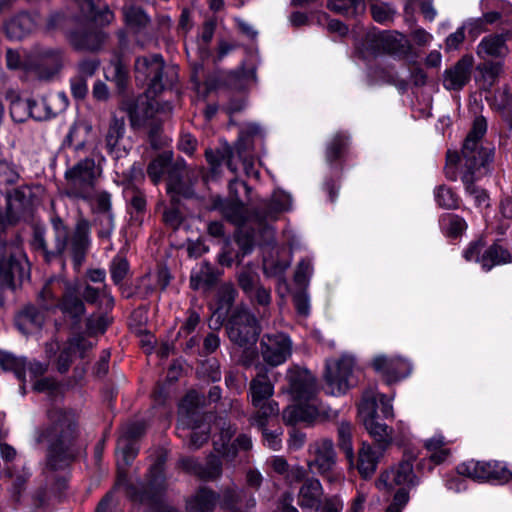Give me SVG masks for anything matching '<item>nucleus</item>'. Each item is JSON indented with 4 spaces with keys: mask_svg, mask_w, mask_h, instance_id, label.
<instances>
[{
    "mask_svg": "<svg viewBox=\"0 0 512 512\" xmlns=\"http://www.w3.org/2000/svg\"><path fill=\"white\" fill-rule=\"evenodd\" d=\"M258 372L249 385V398L257 411L256 419L259 425L265 424V419L277 415L278 404L271 401L274 393V383L268 377V369L264 366H257Z\"/></svg>",
    "mask_w": 512,
    "mask_h": 512,
    "instance_id": "obj_9",
    "label": "nucleus"
},
{
    "mask_svg": "<svg viewBox=\"0 0 512 512\" xmlns=\"http://www.w3.org/2000/svg\"><path fill=\"white\" fill-rule=\"evenodd\" d=\"M370 10L373 19L378 23L390 21L395 14V9L385 3H372Z\"/></svg>",
    "mask_w": 512,
    "mask_h": 512,
    "instance_id": "obj_54",
    "label": "nucleus"
},
{
    "mask_svg": "<svg viewBox=\"0 0 512 512\" xmlns=\"http://www.w3.org/2000/svg\"><path fill=\"white\" fill-rule=\"evenodd\" d=\"M24 256L14 244L0 243V285L12 287L14 279L24 275Z\"/></svg>",
    "mask_w": 512,
    "mask_h": 512,
    "instance_id": "obj_14",
    "label": "nucleus"
},
{
    "mask_svg": "<svg viewBox=\"0 0 512 512\" xmlns=\"http://www.w3.org/2000/svg\"><path fill=\"white\" fill-rule=\"evenodd\" d=\"M359 412L369 435L385 450L392 443L393 429L378 420L377 399L373 395L364 394Z\"/></svg>",
    "mask_w": 512,
    "mask_h": 512,
    "instance_id": "obj_10",
    "label": "nucleus"
},
{
    "mask_svg": "<svg viewBox=\"0 0 512 512\" xmlns=\"http://www.w3.org/2000/svg\"><path fill=\"white\" fill-rule=\"evenodd\" d=\"M135 77L148 85L147 94L156 96L177 82L178 72L175 66H166L161 55L153 54L136 59Z\"/></svg>",
    "mask_w": 512,
    "mask_h": 512,
    "instance_id": "obj_5",
    "label": "nucleus"
},
{
    "mask_svg": "<svg viewBox=\"0 0 512 512\" xmlns=\"http://www.w3.org/2000/svg\"><path fill=\"white\" fill-rule=\"evenodd\" d=\"M111 76L107 75L106 78L116 84L119 91H123L127 84L128 72L125 66L120 62H116L112 66V71H109Z\"/></svg>",
    "mask_w": 512,
    "mask_h": 512,
    "instance_id": "obj_55",
    "label": "nucleus"
},
{
    "mask_svg": "<svg viewBox=\"0 0 512 512\" xmlns=\"http://www.w3.org/2000/svg\"><path fill=\"white\" fill-rule=\"evenodd\" d=\"M285 379L288 386L283 391L289 393L299 403L283 411V420L286 423L314 421L318 418L331 419L337 416L336 411L316 403V379L307 369L292 366L287 370Z\"/></svg>",
    "mask_w": 512,
    "mask_h": 512,
    "instance_id": "obj_1",
    "label": "nucleus"
},
{
    "mask_svg": "<svg viewBox=\"0 0 512 512\" xmlns=\"http://www.w3.org/2000/svg\"><path fill=\"white\" fill-rule=\"evenodd\" d=\"M171 161L169 153H163L156 157L148 166L147 174L151 180L157 184L162 179L168 164Z\"/></svg>",
    "mask_w": 512,
    "mask_h": 512,
    "instance_id": "obj_45",
    "label": "nucleus"
},
{
    "mask_svg": "<svg viewBox=\"0 0 512 512\" xmlns=\"http://www.w3.org/2000/svg\"><path fill=\"white\" fill-rule=\"evenodd\" d=\"M20 174L16 167L6 161H0V192L8 185L16 184Z\"/></svg>",
    "mask_w": 512,
    "mask_h": 512,
    "instance_id": "obj_47",
    "label": "nucleus"
},
{
    "mask_svg": "<svg viewBox=\"0 0 512 512\" xmlns=\"http://www.w3.org/2000/svg\"><path fill=\"white\" fill-rule=\"evenodd\" d=\"M371 365L388 384L398 382L411 373L410 363L400 357L378 355L373 358Z\"/></svg>",
    "mask_w": 512,
    "mask_h": 512,
    "instance_id": "obj_18",
    "label": "nucleus"
},
{
    "mask_svg": "<svg viewBox=\"0 0 512 512\" xmlns=\"http://www.w3.org/2000/svg\"><path fill=\"white\" fill-rule=\"evenodd\" d=\"M6 193L7 209L12 216H20L30 207L32 191L28 186H20Z\"/></svg>",
    "mask_w": 512,
    "mask_h": 512,
    "instance_id": "obj_32",
    "label": "nucleus"
},
{
    "mask_svg": "<svg viewBox=\"0 0 512 512\" xmlns=\"http://www.w3.org/2000/svg\"><path fill=\"white\" fill-rule=\"evenodd\" d=\"M512 262V256L509 251L500 245L494 244L484 248L481 256L480 265L485 270H490L496 265Z\"/></svg>",
    "mask_w": 512,
    "mask_h": 512,
    "instance_id": "obj_37",
    "label": "nucleus"
},
{
    "mask_svg": "<svg viewBox=\"0 0 512 512\" xmlns=\"http://www.w3.org/2000/svg\"><path fill=\"white\" fill-rule=\"evenodd\" d=\"M485 248V242L483 240H477L467 247V249L464 251V258L467 261H475L480 264L481 256L483 254Z\"/></svg>",
    "mask_w": 512,
    "mask_h": 512,
    "instance_id": "obj_60",
    "label": "nucleus"
},
{
    "mask_svg": "<svg viewBox=\"0 0 512 512\" xmlns=\"http://www.w3.org/2000/svg\"><path fill=\"white\" fill-rule=\"evenodd\" d=\"M435 199L437 204L445 209H456L459 205L457 195L451 188L444 185L435 190Z\"/></svg>",
    "mask_w": 512,
    "mask_h": 512,
    "instance_id": "obj_46",
    "label": "nucleus"
},
{
    "mask_svg": "<svg viewBox=\"0 0 512 512\" xmlns=\"http://www.w3.org/2000/svg\"><path fill=\"white\" fill-rule=\"evenodd\" d=\"M349 145V136L345 133H336L326 148V158L329 162H334L339 159L346 151Z\"/></svg>",
    "mask_w": 512,
    "mask_h": 512,
    "instance_id": "obj_42",
    "label": "nucleus"
},
{
    "mask_svg": "<svg viewBox=\"0 0 512 512\" xmlns=\"http://www.w3.org/2000/svg\"><path fill=\"white\" fill-rule=\"evenodd\" d=\"M100 61L97 58L84 59L78 64L79 77H92L99 68Z\"/></svg>",
    "mask_w": 512,
    "mask_h": 512,
    "instance_id": "obj_63",
    "label": "nucleus"
},
{
    "mask_svg": "<svg viewBox=\"0 0 512 512\" xmlns=\"http://www.w3.org/2000/svg\"><path fill=\"white\" fill-rule=\"evenodd\" d=\"M167 191L168 193H176L185 197H191L193 195L191 189L188 187L185 188L174 172H170L169 174Z\"/></svg>",
    "mask_w": 512,
    "mask_h": 512,
    "instance_id": "obj_58",
    "label": "nucleus"
},
{
    "mask_svg": "<svg viewBox=\"0 0 512 512\" xmlns=\"http://www.w3.org/2000/svg\"><path fill=\"white\" fill-rule=\"evenodd\" d=\"M338 446L345 454L348 463L354 465V448L352 443V425L342 421L337 428Z\"/></svg>",
    "mask_w": 512,
    "mask_h": 512,
    "instance_id": "obj_39",
    "label": "nucleus"
},
{
    "mask_svg": "<svg viewBox=\"0 0 512 512\" xmlns=\"http://www.w3.org/2000/svg\"><path fill=\"white\" fill-rule=\"evenodd\" d=\"M57 309L62 312L64 317L71 319L74 323H79L85 314V305L78 296L77 288L69 282L63 289Z\"/></svg>",
    "mask_w": 512,
    "mask_h": 512,
    "instance_id": "obj_24",
    "label": "nucleus"
},
{
    "mask_svg": "<svg viewBox=\"0 0 512 512\" xmlns=\"http://www.w3.org/2000/svg\"><path fill=\"white\" fill-rule=\"evenodd\" d=\"M44 314L34 306H28L21 311L17 317V325L19 329L25 333H31L39 330L44 324Z\"/></svg>",
    "mask_w": 512,
    "mask_h": 512,
    "instance_id": "obj_35",
    "label": "nucleus"
},
{
    "mask_svg": "<svg viewBox=\"0 0 512 512\" xmlns=\"http://www.w3.org/2000/svg\"><path fill=\"white\" fill-rule=\"evenodd\" d=\"M486 131V119L482 116L476 117L461 150V158L459 159L461 175H464L468 170L472 172L475 170L473 176H484L486 174L494 150L491 144L483 140Z\"/></svg>",
    "mask_w": 512,
    "mask_h": 512,
    "instance_id": "obj_4",
    "label": "nucleus"
},
{
    "mask_svg": "<svg viewBox=\"0 0 512 512\" xmlns=\"http://www.w3.org/2000/svg\"><path fill=\"white\" fill-rule=\"evenodd\" d=\"M481 76L488 86H492L496 78L502 72V65L500 63L485 62L477 67Z\"/></svg>",
    "mask_w": 512,
    "mask_h": 512,
    "instance_id": "obj_53",
    "label": "nucleus"
},
{
    "mask_svg": "<svg viewBox=\"0 0 512 512\" xmlns=\"http://www.w3.org/2000/svg\"><path fill=\"white\" fill-rule=\"evenodd\" d=\"M227 330L230 340L241 347L254 345L260 334L257 319L246 309L237 310L231 316Z\"/></svg>",
    "mask_w": 512,
    "mask_h": 512,
    "instance_id": "obj_12",
    "label": "nucleus"
},
{
    "mask_svg": "<svg viewBox=\"0 0 512 512\" xmlns=\"http://www.w3.org/2000/svg\"><path fill=\"white\" fill-rule=\"evenodd\" d=\"M126 111L132 127L139 128L147 124L156 113L155 102L148 95H141L127 103Z\"/></svg>",
    "mask_w": 512,
    "mask_h": 512,
    "instance_id": "obj_25",
    "label": "nucleus"
},
{
    "mask_svg": "<svg viewBox=\"0 0 512 512\" xmlns=\"http://www.w3.org/2000/svg\"><path fill=\"white\" fill-rule=\"evenodd\" d=\"M68 40L76 50L97 51L106 41L102 31L76 30L69 34Z\"/></svg>",
    "mask_w": 512,
    "mask_h": 512,
    "instance_id": "obj_28",
    "label": "nucleus"
},
{
    "mask_svg": "<svg viewBox=\"0 0 512 512\" xmlns=\"http://www.w3.org/2000/svg\"><path fill=\"white\" fill-rule=\"evenodd\" d=\"M217 280L214 268L207 262H203L199 267L192 271L190 277V286L194 290H208Z\"/></svg>",
    "mask_w": 512,
    "mask_h": 512,
    "instance_id": "obj_36",
    "label": "nucleus"
},
{
    "mask_svg": "<svg viewBox=\"0 0 512 512\" xmlns=\"http://www.w3.org/2000/svg\"><path fill=\"white\" fill-rule=\"evenodd\" d=\"M181 464L187 471L196 474L202 479L212 480L218 478L222 473V463L216 456H211L205 466L191 458L183 459Z\"/></svg>",
    "mask_w": 512,
    "mask_h": 512,
    "instance_id": "obj_31",
    "label": "nucleus"
},
{
    "mask_svg": "<svg viewBox=\"0 0 512 512\" xmlns=\"http://www.w3.org/2000/svg\"><path fill=\"white\" fill-rule=\"evenodd\" d=\"M344 507L343 500L339 495H332L321 500L320 512H342Z\"/></svg>",
    "mask_w": 512,
    "mask_h": 512,
    "instance_id": "obj_62",
    "label": "nucleus"
},
{
    "mask_svg": "<svg viewBox=\"0 0 512 512\" xmlns=\"http://www.w3.org/2000/svg\"><path fill=\"white\" fill-rule=\"evenodd\" d=\"M32 29V20L28 14H21L6 25L7 34L13 38H21Z\"/></svg>",
    "mask_w": 512,
    "mask_h": 512,
    "instance_id": "obj_44",
    "label": "nucleus"
},
{
    "mask_svg": "<svg viewBox=\"0 0 512 512\" xmlns=\"http://www.w3.org/2000/svg\"><path fill=\"white\" fill-rule=\"evenodd\" d=\"M354 365L353 357L342 356L338 361L327 366L325 379L330 394L340 395L348 390Z\"/></svg>",
    "mask_w": 512,
    "mask_h": 512,
    "instance_id": "obj_17",
    "label": "nucleus"
},
{
    "mask_svg": "<svg viewBox=\"0 0 512 512\" xmlns=\"http://www.w3.org/2000/svg\"><path fill=\"white\" fill-rule=\"evenodd\" d=\"M331 10L338 13L347 14L350 9H353V13L364 10V0H331L328 4Z\"/></svg>",
    "mask_w": 512,
    "mask_h": 512,
    "instance_id": "obj_50",
    "label": "nucleus"
},
{
    "mask_svg": "<svg viewBox=\"0 0 512 512\" xmlns=\"http://www.w3.org/2000/svg\"><path fill=\"white\" fill-rule=\"evenodd\" d=\"M290 207V196L285 192L276 191L272 194L269 202L263 203L262 210L257 212L256 218L260 223L275 221L280 213L288 211Z\"/></svg>",
    "mask_w": 512,
    "mask_h": 512,
    "instance_id": "obj_26",
    "label": "nucleus"
},
{
    "mask_svg": "<svg viewBox=\"0 0 512 512\" xmlns=\"http://www.w3.org/2000/svg\"><path fill=\"white\" fill-rule=\"evenodd\" d=\"M457 473L477 481L489 479L509 481L512 479V468L498 461L468 460L457 466Z\"/></svg>",
    "mask_w": 512,
    "mask_h": 512,
    "instance_id": "obj_13",
    "label": "nucleus"
},
{
    "mask_svg": "<svg viewBox=\"0 0 512 512\" xmlns=\"http://www.w3.org/2000/svg\"><path fill=\"white\" fill-rule=\"evenodd\" d=\"M417 456L413 452H405L399 464L380 474L376 486L380 490H392L395 486L414 487L419 478L414 472V462Z\"/></svg>",
    "mask_w": 512,
    "mask_h": 512,
    "instance_id": "obj_11",
    "label": "nucleus"
},
{
    "mask_svg": "<svg viewBox=\"0 0 512 512\" xmlns=\"http://www.w3.org/2000/svg\"><path fill=\"white\" fill-rule=\"evenodd\" d=\"M67 105L64 94H50L36 102L17 98L10 104V116L15 122H23L28 117L42 120L55 116Z\"/></svg>",
    "mask_w": 512,
    "mask_h": 512,
    "instance_id": "obj_7",
    "label": "nucleus"
},
{
    "mask_svg": "<svg viewBox=\"0 0 512 512\" xmlns=\"http://www.w3.org/2000/svg\"><path fill=\"white\" fill-rule=\"evenodd\" d=\"M68 282L61 278H51L38 294V302L45 310L57 309L58 301Z\"/></svg>",
    "mask_w": 512,
    "mask_h": 512,
    "instance_id": "obj_29",
    "label": "nucleus"
},
{
    "mask_svg": "<svg viewBox=\"0 0 512 512\" xmlns=\"http://www.w3.org/2000/svg\"><path fill=\"white\" fill-rule=\"evenodd\" d=\"M68 342L72 346L73 351H75V354H78L80 357H84L85 353L94 346V343L87 340L82 335H76L68 339Z\"/></svg>",
    "mask_w": 512,
    "mask_h": 512,
    "instance_id": "obj_61",
    "label": "nucleus"
},
{
    "mask_svg": "<svg viewBox=\"0 0 512 512\" xmlns=\"http://www.w3.org/2000/svg\"><path fill=\"white\" fill-rule=\"evenodd\" d=\"M128 271L129 264L124 257L117 255L113 258L110 266V273L115 284L121 283L127 275Z\"/></svg>",
    "mask_w": 512,
    "mask_h": 512,
    "instance_id": "obj_51",
    "label": "nucleus"
},
{
    "mask_svg": "<svg viewBox=\"0 0 512 512\" xmlns=\"http://www.w3.org/2000/svg\"><path fill=\"white\" fill-rule=\"evenodd\" d=\"M76 436L75 424L70 414L60 408L48 412V423L37 431L38 443L48 445L47 466L58 470L68 464L74 454L71 450Z\"/></svg>",
    "mask_w": 512,
    "mask_h": 512,
    "instance_id": "obj_2",
    "label": "nucleus"
},
{
    "mask_svg": "<svg viewBox=\"0 0 512 512\" xmlns=\"http://www.w3.org/2000/svg\"><path fill=\"white\" fill-rule=\"evenodd\" d=\"M465 27L466 26H461L455 32L448 35V37L445 40L446 51H454L460 48V46L465 40Z\"/></svg>",
    "mask_w": 512,
    "mask_h": 512,
    "instance_id": "obj_59",
    "label": "nucleus"
},
{
    "mask_svg": "<svg viewBox=\"0 0 512 512\" xmlns=\"http://www.w3.org/2000/svg\"><path fill=\"white\" fill-rule=\"evenodd\" d=\"M236 296V290L232 284H223L218 292L219 309L228 310L233 304Z\"/></svg>",
    "mask_w": 512,
    "mask_h": 512,
    "instance_id": "obj_57",
    "label": "nucleus"
},
{
    "mask_svg": "<svg viewBox=\"0 0 512 512\" xmlns=\"http://www.w3.org/2000/svg\"><path fill=\"white\" fill-rule=\"evenodd\" d=\"M512 33L506 31L500 34H489L481 39L476 48L477 56L481 59H504L509 55L507 41Z\"/></svg>",
    "mask_w": 512,
    "mask_h": 512,
    "instance_id": "obj_20",
    "label": "nucleus"
},
{
    "mask_svg": "<svg viewBox=\"0 0 512 512\" xmlns=\"http://www.w3.org/2000/svg\"><path fill=\"white\" fill-rule=\"evenodd\" d=\"M306 465L311 473L320 475L329 484H341L344 481V474L337 467L335 444L330 438L322 437L309 443Z\"/></svg>",
    "mask_w": 512,
    "mask_h": 512,
    "instance_id": "obj_6",
    "label": "nucleus"
},
{
    "mask_svg": "<svg viewBox=\"0 0 512 512\" xmlns=\"http://www.w3.org/2000/svg\"><path fill=\"white\" fill-rule=\"evenodd\" d=\"M324 494L323 486L315 477L306 478L299 488L297 503L303 510L318 512Z\"/></svg>",
    "mask_w": 512,
    "mask_h": 512,
    "instance_id": "obj_22",
    "label": "nucleus"
},
{
    "mask_svg": "<svg viewBox=\"0 0 512 512\" xmlns=\"http://www.w3.org/2000/svg\"><path fill=\"white\" fill-rule=\"evenodd\" d=\"M440 225L450 237H458L467 228L466 221L455 214H443L440 218Z\"/></svg>",
    "mask_w": 512,
    "mask_h": 512,
    "instance_id": "obj_43",
    "label": "nucleus"
},
{
    "mask_svg": "<svg viewBox=\"0 0 512 512\" xmlns=\"http://www.w3.org/2000/svg\"><path fill=\"white\" fill-rule=\"evenodd\" d=\"M30 65L40 79H50L63 65V52L59 49L39 47L30 56Z\"/></svg>",
    "mask_w": 512,
    "mask_h": 512,
    "instance_id": "obj_16",
    "label": "nucleus"
},
{
    "mask_svg": "<svg viewBox=\"0 0 512 512\" xmlns=\"http://www.w3.org/2000/svg\"><path fill=\"white\" fill-rule=\"evenodd\" d=\"M54 249L48 250V243L44 233L36 230L34 233V246L45 252L46 257L49 255H62L69 249L74 266L79 269L85 259L86 252L89 248V223L85 219L78 220L75 230L71 237L67 227L60 219L53 221Z\"/></svg>",
    "mask_w": 512,
    "mask_h": 512,
    "instance_id": "obj_3",
    "label": "nucleus"
},
{
    "mask_svg": "<svg viewBox=\"0 0 512 512\" xmlns=\"http://www.w3.org/2000/svg\"><path fill=\"white\" fill-rule=\"evenodd\" d=\"M125 133V121L124 118H118L113 116L108 130L105 134V146L109 154L113 155L116 159H119L128 154V150L124 147L120 148V140L123 138Z\"/></svg>",
    "mask_w": 512,
    "mask_h": 512,
    "instance_id": "obj_27",
    "label": "nucleus"
},
{
    "mask_svg": "<svg viewBox=\"0 0 512 512\" xmlns=\"http://www.w3.org/2000/svg\"><path fill=\"white\" fill-rule=\"evenodd\" d=\"M0 365L7 370H14L17 377L25 379L28 374L31 379L42 376L48 365L39 361H29L26 358H17L11 354L0 356Z\"/></svg>",
    "mask_w": 512,
    "mask_h": 512,
    "instance_id": "obj_21",
    "label": "nucleus"
},
{
    "mask_svg": "<svg viewBox=\"0 0 512 512\" xmlns=\"http://www.w3.org/2000/svg\"><path fill=\"white\" fill-rule=\"evenodd\" d=\"M260 352L267 365L279 366L291 356L292 341L283 333L264 335L260 342Z\"/></svg>",
    "mask_w": 512,
    "mask_h": 512,
    "instance_id": "obj_15",
    "label": "nucleus"
},
{
    "mask_svg": "<svg viewBox=\"0 0 512 512\" xmlns=\"http://www.w3.org/2000/svg\"><path fill=\"white\" fill-rule=\"evenodd\" d=\"M377 40L379 47H381L383 51L391 54L403 51L407 44L405 36L396 31L379 33Z\"/></svg>",
    "mask_w": 512,
    "mask_h": 512,
    "instance_id": "obj_40",
    "label": "nucleus"
},
{
    "mask_svg": "<svg viewBox=\"0 0 512 512\" xmlns=\"http://www.w3.org/2000/svg\"><path fill=\"white\" fill-rule=\"evenodd\" d=\"M383 452L379 446L374 448L371 444L363 442L357 453V461H354L353 466H349L355 467L363 479H369L375 474Z\"/></svg>",
    "mask_w": 512,
    "mask_h": 512,
    "instance_id": "obj_23",
    "label": "nucleus"
},
{
    "mask_svg": "<svg viewBox=\"0 0 512 512\" xmlns=\"http://www.w3.org/2000/svg\"><path fill=\"white\" fill-rule=\"evenodd\" d=\"M216 494L207 488H200L187 500L189 512H212L216 504Z\"/></svg>",
    "mask_w": 512,
    "mask_h": 512,
    "instance_id": "obj_34",
    "label": "nucleus"
},
{
    "mask_svg": "<svg viewBox=\"0 0 512 512\" xmlns=\"http://www.w3.org/2000/svg\"><path fill=\"white\" fill-rule=\"evenodd\" d=\"M109 324V320L104 315L90 316L87 319V330L91 334L103 333Z\"/></svg>",
    "mask_w": 512,
    "mask_h": 512,
    "instance_id": "obj_64",
    "label": "nucleus"
},
{
    "mask_svg": "<svg viewBox=\"0 0 512 512\" xmlns=\"http://www.w3.org/2000/svg\"><path fill=\"white\" fill-rule=\"evenodd\" d=\"M100 175L93 158H85L65 171L66 194L69 197L88 200L92 197L95 182Z\"/></svg>",
    "mask_w": 512,
    "mask_h": 512,
    "instance_id": "obj_8",
    "label": "nucleus"
},
{
    "mask_svg": "<svg viewBox=\"0 0 512 512\" xmlns=\"http://www.w3.org/2000/svg\"><path fill=\"white\" fill-rule=\"evenodd\" d=\"M60 349V354L57 359V370L60 373H65L68 371L73 357L76 355L75 351H73L72 346L68 342V340L63 344L60 348L58 342L51 341L46 344V353L51 356L55 354L56 350Z\"/></svg>",
    "mask_w": 512,
    "mask_h": 512,
    "instance_id": "obj_38",
    "label": "nucleus"
},
{
    "mask_svg": "<svg viewBox=\"0 0 512 512\" xmlns=\"http://www.w3.org/2000/svg\"><path fill=\"white\" fill-rule=\"evenodd\" d=\"M87 201H91L92 208L98 216L105 213H112L111 196L107 192H95L94 190L92 197Z\"/></svg>",
    "mask_w": 512,
    "mask_h": 512,
    "instance_id": "obj_49",
    "label": "nucleus"
},
{
    "mask_svg": "<svg viewBox=\"0 0 512 512\" xmlns=\"http://www.w3.org/2000/svg\"><path fill=\"white\" fill-rule=\"evenodd\" d=\"M449 441L442 434H435L423 442L424 448L429 453V459L435 464H442L451 455V450L447 447Z\"/></svg>",
    "mask_w": 512,
    "mask_h": 512,
    "instance_id": "obj_33",
    "label": "nucleus"
},
{
    "mask_svg": "<svg viewBox=\"0 0 512 512\" xmlns=\"http://www.w3.org/2000/svg\"><path fill=\"white\" fill-rule=\"evenodd\" d=\"M124 15L127 23L137 28L145 27L149 23V17L140 7H125Z\"/></svg>",
    "mask_w": 512,
    "mask_h": 512,
    "instance_id": "obj_48",
    "label": "nucleus"
},
{
    "mask_svg": "<svg viewBox=\"0 0 512 512\" xmlns=\"http://www.w3.org/2000/svg\"><path fill=\"white\" fill-rule=\"evenodd\" d=\"M197 420L192 421V426L182 427L183 429H192L190 433L189 446L194 449L200 448L208 440V430L196 424Z\"/></svg>",
    "mask_w": 512,
    "mask_h": 512,
    "instance_id": "obj_56",
    "label": "nucleus"
},
{
    "mask_svg": "<svg viewBox=\"0 0 512 512\" xmlns=\"http://www.w3.org/2000/svg\"><path fill=\"white\" fill-rule=\"evenodd\" d=\"M203 403V397L196 391L186 394L179 405V427L192 426L193 420H198V407Z\"/></svg>",
    "mask_w": 512,
    "mask_h": 512,
    "instance_id": "obj_30",
    "label": "nucleus"
},
{
    "mask_svg": "<svg viewBox=\"0 0 512 512\" xmlns=\"http://www.w3.org/2000/svg\"><path fill=\"white\" fill-rule=\"evenodd\" d=\"M473 173H475V170L473 172L468 170L464 175H461L466 192L474 197V202L477 206H488L489 198L487 193L475 185V182L482 176H473Z\"/></svg>",
    "mask_w": 512,
    "mask_h": 512,
    "instance_id": "obj_41",
    "label": "nucleus"
},
{
    "mask_svg": "<svg viewBox=\"0 0 512 512\" xmlns=\"http://www.w3.org/2000/svg\"><path fill=\"white\" fill-rule=\"evenodd\" d=\"M474 58L472 55L462 56L453 66L443 73V86L447 90H461L471 79Z\"/></svg>",
    "mask_w": 512,
    "mask_h": 512,
    "instance_id": "obj_19",
    "label": "nucleus"
},
{
    "mask_svg": "<svg viewBox=\"0 0 512 512\" xmlns=\"http://www.w3.org/2000/svg\"><path fill=\"white\" fill-rule=\"evenodd\" d=\"M501 13L497 11H490L483 14L482 18L475 19L467 23V27H469L470 32L480 33L484 31L486 24H494L501 19Z\"/></svg>",
    "mask_w": 512,
    "mask_h": 512,
    "instance_id": "obj_52",
    "label": "nucleus"
}]
</instances>
